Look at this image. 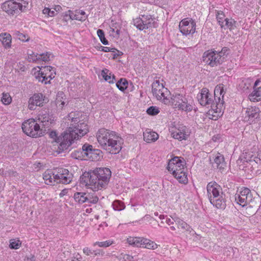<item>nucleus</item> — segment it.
Segmentation results:
<instances>
[{
    "label": "nucleus",
    "instance_id": "nucleus-1",
    "mask_svg": "<svg viewBox=\"0 0 261 261\" xmlns=\"http://www.w3.org/2000/svg\"><path fill=\"white\" fill-rule=\"evenodd\" d=\"M111 176V171L108 168H97L84 172L80 177V183L90 186L93 191H98L106 187Z\"/></svg>",
    "mask_w": 261,
    "mask_h": 261
},
{
    "label": "nucleus",
    "instance_id": "nucleus-2",
    "mask_svg": "<svg viewBox=\"0 0 261 261\" xmlns=\"http://www.w3.org/2000/svg\"><path fill=\"white\" fill-rule=\"evenodd\" d=\"M225 92L223 89V85L216 87L214 90L215 100H213V95L209 90L205 88H202L200 93L197 95V99L201 106L211 105V110L218 115H222L224 108V101L223 96Z\"/></svg>",
    "mask_w": 261,
    "mask_h": 261
},
{
    "label": "nucleus",
    "instance_id": "nucleus-3",
    "mask_svg": "<svg viewBox=\"0 0 261 261\" xmlns=\"http://www.w3.org/2000/svg\"><path fill=\"white\" fill-rule=\"evenodd\" d=\"M97 139L100 146L111 154H117L121 149L119 143L121 138L116 132L105 128L99 129L97 134Z\"/></svg>",
    "mask_w": 261,
    "mask_h": 261
},
{
    "label": "nucleus",
    "instance_id": "nucleus-4",
    "mask_svg": "<svg viewBox=\"0 0 261 261\" xmlns=\"http://www.w3.org/2000/svg\"><path fill=\"white\" fill-rule=\"evenodd\" d=\"M72 174L66 169L59 168L57 170H47L43 174L45 183L48 185L56 184H68L72 180Z\"/></svg>",
    "mask_w": 261,
    "mask_h": 261
},
{
    "label": "nucleus",
    "instance_id": "nucleus-5",
    "mask_svg": "<svg viewBox=\"0 0 261 261\" xmlns=\"http://www.w3.org/2000/svg\"><path fill=\"white\" fill-rule=\"evenodd\" d=\"M206 190L211 203L218 208H224L226 206L225 195L221 187L215 181H211L207 185Z\"/></svg>",
    "mask_w": 261,
    "mask_h": 261
},
{
    "label": "nucleus",
    "instance_id": "nucleus-6",
    "mask_svg": "<svg viewBox=\"0 0 261 261\" xmlns=\"http://www.w3.org/2000/svg\"><path fill=\"white\" fill-rule=\"evenodd\" d=\"M28 3L24 0H10L5 2L2 5V9L8 14L13 15L19 11H24Z\"/></svg>",
    "mask_w": 261,
    "mask_h": 261
},
{
    "label": "nucleus",
    "instance_id": "nucleus-7",
    "mask_svg": "<svg viewBox=\"0 0 261 261\" xmlns=\"http://www.w3.org/2000/svg\"><path fill=\"white\" fill-rule=\"evenodd\" d=\"M23 132L28 136L37 138L44 135L43 129L34 119H29L22 124Z\"/></svg>",
    "mask_w": 261,
    "mask_h": 261
},
{
    "label": "nucleus",
    "instance_id": "nucleus-8",
    "mask_svg": "<svg viewBox=\"0 0 261 261\" xmlns=\"http://www.w3.org/2000/svg\"><path fill=\"white\" fill-rule=\"evenodd\" d=\"M127 243L134 247H143L148 249H156L158 245L153 241L138 237H128L127 240Z\"/></svg>",
    "mask_w": 261,
    "mask_h": 261
},
{
    "label": "nucleus",
    "instance_id": "nucleus-9",
    "mask_svg": "<svg viewBox=\"0 0 261 261\" xmlns=\"http://www.w3.org/2000/svg\"><path fill=\"white\" fill-rule=\"evenodd\" d=\"M69 133L64 132L56 139V143L59 144V153H61L68 149L72 144L74 140V134L69 129Z\"/></svg>",
    "mask_w": 261,
    "mask_h": 261
},
{
    "label": "nucleus",
    "instance_id": "nucleus-10",
    "mask_svg": "<svg viewBox=\"0 0 261 261\" xmlns=\"http://www.w3.org/2000/svg\"><path fill=\"white\" fill-rule=\"evenodd\" d=\"M133 23L134 25L141 31L156 27L155 19L152 18L150 15H143L141 16V17L134 19Z\"/></svg>",
    "mask_w": 261,
    "mask_h": 261
},
{
    "label": "nucleus",
    "instance_id": "nucleus-11",
    "mask_svg": "<svg viewBox=\"0 0 261 261\" xmlns=\"http://www.w3.org/2000/svg\"><path fill=\"white\" fill-rule=\"evenodd\" d=\"M235 199L237 203L242 206H245L248 204L253 203L255 200V197H253V194L250 190L247 188H243L240 194H236Z\"/></svg>",
    "mask_w": 261,
    "mask_h": 261
},
{
    "label": "nucleus",
    "instance_id": "nucleus-12",
    "mask_svg": "<svg viewBox=\"0 0 261 261\" xmlns=\"http://www.w3.org/2000/svg\"><path fill=\"white\" fill-rule=\"evenodd\" d=\"M152 92L158 100L167 99L169 91L165 88L163 83H160L159 80H156L152 84Z\"/></svg>",
    "mask_w": 261,
    "mask_h": 261
},
{
    "label": "nucleus",
    "instance_id": "nucleus-13",
    "mask_svg": "<svg viewBox=\"0 0 261 261\" xmlns=\"http://www.w3.org/2000/svg\"><path fill=\"white\" fill-rule=\"evenodd\" d=\"M203 62L211 67L217 66L223 63L222 58L219 57L215 50H208L203 53Z\"/></svg>",
    "mask_w": 261,
    "mask_h": 261
},
{
    "label": "nucleus",
    "instance_id": "nucleus-14",
    "mask_svg": "<svg viewBox=\"0 0 261 261\" xmlns=\"http://www.w3.org/2000/svg\"><path fill=\"white\" fill-rule=\"evenodd\" d=\"M172 100L175 107L179 110L186 112H190L192 110V106L188 102L187 99L182 95L179 94L173 95Z\"/></svg>",
    "mask_w": 261,
    "mask_h": 261
},
{
    "label": "nucleus",
    "instance_id": "nucleus-15",
    "mask_svg": "<svg viewBox=\"0 0 261 261\" xmlns=\"http://www.w3.org/2000/svg\"><path fill=\"white\" fill-rule=\"evenodd\" d=\"M69 128L74 134V138L77 139L84 136L89 132L88 126L85 122H79L77 123L71 124Z\"/></svg>",
    "mask_w": 261,
    "mask_h": 261
},
{
    "label": "nucleus",
    "instance_id": "nucleus-16",
    "mask_svg": "<svg viewBox=\"0 0 261 261\" xmlns=\"http://www.w3.org/2000/svg\"><path fill=\"white\" fill-rule=\"evenodd\" d=\"M38 119L40 122V128L43 129L44 133L46 129H49V128L54 123L55 118L47 112H41L38 115Z\"/></svg>",
    "mask_w": 261,
    "mask_h": 261
},
{
    "label": "nucleus",
    "instance_id": "nucleus-17",
    "mask_svg": "<svg viewBox=\"0 0 261 261\" xmlns=\"http://www.w3.org/2000/svg\"><path fill=\"white\" fill-rule=\"evenodd\" d=\"M179 29L183 35L193 34L195 32L196 23L192 19L190 21L184 19L179 23Z\"/></svg>",
    "mask_w": 261,
    "mask_h": 261
},
{
    "label": "nucleus",
    "instance_id": "nucleus-18",
    "mask_svg": "<svg viewBox=\"0 0 261 261\" xmlns=\"http://www.w3.org/2000/svg\"><path fill=\"white\" fill-rule=\"evenodd\" d=\"M245 159L247 162L254 168H258L261 167V151L258 150L256 152H246Z\"/></svg>",
    "mask_w": 261,
    "mask_h": 261
},
{
    "label": "nucleus",
    "instance_id": "nucleus-19",
    "mask_svg": "<svg viewBox=\"0 0 261 261\" xmlns=\"http://www.w3.org/2000/svg\"><path fill=\"white\" fill-rule=\"evenodd\" d=\"M45 96L41 93H35L29 100L28 108L31 110H34L35 107H42L46 103Z\"/></svg>",
    "mask_w": 261,
    "mask_h": 261
},
{
    "label": "nucleus",
    "instance_id": "nucleus-20",
    "mask_svg": "<svg viewBox=\"0 0 261 261\" xmlns=\"http://www.w3.org/2000/svg\"><path fill=\"white\" fill-rule=\"evenodd\" d=\"M243 112H244L243 115L246 121L253 122L255 119L259 117V110L256 107H251L244 109Z\"/></svg>",
    "mask_w": 261,
    "mask_h": 261
},
{
    "label": "nucleus",
    "instance_id": "nucleus-21",
    "mask_svg": "<svg viewBox=\"0 0 261 261\" xmlns=\"http://www.w3.org/2000/svg\"><path fill=\"white\" fill-rule=\"evenodd\" d=\"M190 132L185 126H180L174 132L172 133V137L179 140H186L189 136Z\"/></svg>",
    "mask_w": 261,
    "mask_h": 261
},
{
    "label": "nucleus",
    "instance_id": "nucleus-22",
    "mask_svg": "<svg viewBox=\"0 0 261 261\" xmlns=\"http://www.w3.org/2000/svg\"><path fill=\"white\" fill-rule=\"evenodd\" d=\"M85 151L87 152V158L94 160H99L101 156L102 152L99 149H94L92 145L87 144V148H85Z\"/></svg>",
    "mask_w": 261,
    "mask_h": 261
},
{
    "label": "nucleus",
    "instance_id": "nucleus-23",
    "mask_svg": "<svg viewBox=\"0 0 261 261\" xmlns=\"http://www.w3.org/2000/svg\"><path fill=\"white\" fill-rule=\"evenodd\" d=\"M175 223L177 228L182 232L184 233L186 236V234H189L190 231H192V228L186 222L179 218L175 217Z\"/></svg>",
    "mask_w": 261,
    "mask_h": 261
},
{
    "label": "nucleus",
    "instance_id": "nucleus-24",
    "mask_svg": "<svg viewBox=\"0 0 261 261\" xmlns=\"http://www.w3.org/2000/svg\"><path fill=\"white\" fill-rule=\"evenodd\" d=\"M176 165H179L180 166L185 165V162L184 159L178 156L174 157L168 163L167 169L170 172L174 170H177L175 166Z\"/></svg>",
    "mask_w": 261,
    "mask_h": 261
},
{
    "label": "nucleus",
    "instance_id": "nucleus-25",
    "mask_svg": "<svg viewBox=\"0 0 261 261\" xmlns=\"http://www.w3.org/2000/svg\"><path fill=\"white\" fill-rule=\"evenodd\" d=\"M87 144L86 143L82 146V148L73 151L71 154V157L77 160H85V158L87 157L88 153L87 151H85L86 150L85 148H87Z\"/></svg>",
    "mask_w": 261,
    "mask_h": 261
},
{
    "label": "nucleus",
    "instance_id": "nucleus-26",
    "mask_svg": "<svg viewBox=\"0 0 261 261\" xmlns=\"http://www.w3.org/2000/svg\"><path fill=\"white\" fill-rule=\"evenodd\" d=\"M172 175L181 184H186L188 183L187 174L184 170H174L171 171Z\"/></svg>",
    "mask_w": 261,
    "mask_h": 261
},
{
    "label": "nucleus",
    "instance_id": "nucleus-27",
    "mask_svg": "<svg viewBox=\"0 0 261 261\" xmlns=\"http://www.w3.org/2000/svg\"><path fill=\"white\" fill-rule=\"evenodd\" d=\"M159 138V135L154 132L146 130L143 133L144 140L147 143L155 141Z\"/></svg>",
    "mask_w": 261,
    "mask_h": 261
},
{
    "label": "nucleus",
    "instance_id": "nucleus-28",
    "mask_svg": "<svg viewBox=\"0 0 261 261\" xmlns=\"http://www.w3.org/2000/svg\"><path fill=\"white\" fill-rule=\"evenodd\" d=\"M214 163L216 165V167L220 170L223 169L226 166L224 158L223 155L220 153H218L217 155L215 157Z\"/></svg>",
    "mask_w": 261,
    "mask_h": 261
},
{
    "label": "nucleus",
    "instance_id": "nucleus-29",
    "mask_svg": "<svg viewBox=\"0 0 261 261\" xmlns=\"http://www.w3.org/2000/svg\"><path fill=\"white\" fill-rule=\"evenodd\" d=\"M0 41L5 48H9L11 47V36L9 34H1Z\"/></svg>",
    "mask_w": 261,
    "mask_h": 261
},
{
    "label": "nucleus",
    "instance_id": "nucleus-30",
    "mask_svg": "<svg viewBox=\"0 0 261 261\" xmlns=\"http://www.w3.org/2000/svg\"><path fill=\"white\" fill-rule=\"evenodd\" d=\"M248 97L251 101H258L261 100V87L254 89L253 91L249 95Z\"/></svg>",
    "mask_w": 261,
    "mask_h": 261
},
{
    "label": "nucleus",
    "instance_id": "nucleus-31",
    "mask_svg": "<svg viewBox=\"0 0 261 261\" xmlns=\"http://www.w3.org/2000/svg\"><path fill=\"white\" fill-rule=\"evenodd\" d=\"M236 23L237 22L234 20L226 18L224 22H223V23L220 25V27L222 29H224V30L229 29L230 30H231L237 28Z\"/></svg>",
    "mask_w": 261,
    "mask_h": 261
},
{
    "label": "nucleus",
    "instance_id": "nucleus-32",
    "mask_svg": "<svg viewBox=\"0 0 261 261\" xmlns=\"http://www.w3.org/2000/svg\"><path fill=\"white\" fill-rule=\"evenodd\" d=\"M87 194L84 192H77L74 195V198L75 200L79 203H84L87 201Z\"/></svg>",
    "mask_w": 261,
    "mask_h": 261
},
{
    "label": "nucleus",
    "instance_id": "nucleus-33",
    "mask_svg": "<svg viewBox=\"0 0 261 261\" xmlns=\"http://www.w3.org/2000/svg\"><path fill=\"white\" fill-rule=\"evenodd\" d=\"M128 82L125 79H121L116 83L117 87L121 91H124L127 88Z\"/></svg>",
    "mask_w": 261,
    "mask_h": 261
},
{
    "label": "nucleus",
    "instance_id": "nucleus-34",
    "mask_svg": "<svg viewBox=\"0 0 261 261\" xmlns=\"http://www.w3.org/2000/svg\"><path fill=\"white\" fill-rule=\"evenodd\" d=\"M47 73H44V71H39L37 75L36 76V79L38 81L42 83H44L45 84L50 83V81H47Z\"/></svg>",
    "mask_w": 261,
    "mask_h": 261
},
{
    "label": "nucleus",
    "instance_id": "nucleus-35",
    "mask_svg": "<svg viewBox=\"0 0 261 261\" xmlns=\"http://www.w3.org/2000/svg\"><path fill=\"white\" fill-rule=\"evenodd\" d=\"M186 237L187 238L193 240L194 241H198L201 238V237L197 234L193 229H192V231H190L189 234H186Z\"/></svg>",
    "mask_w": 261,
    "mask_h": 261
},
{
    "label": "nucleus",
    "instance_id": "nucleus-36",
    "mask_svg": "<svg viewBox=\"0 0 261 261\" xmlns=\"http://www.w3.org/2000/svg\"><path fill=\"white\" fill-rule=\"evenodd\" d=\"M97 34L99 37L100 41L104 45L108 44V41L106 39L105 36V33L103 30L101 29H98L97 31Z\"/></svg>",
    "mask_w": 261,
    "mask_h": 261
},
{
    "label": "nucleus",
    "instance_id": "nucleus-37",
    "mask_svg": "<svg viewBox=\"0 0 261 261\" xmlns=\"http://www.w3.org/2000/svg\"><path fill=\"white\" fill-rule=\"evenodd\" d=\"M1 101L5 105H7L10 104L12 101V98L10 96V94L8 93H3V96L2 97Z\"/></svg>",
    "mask_w": 261,
    "mask_h": 261
},
{
    "label": "nucleus",
    "instance_id": "nucleus-38",
    "mask_svg": "<svg viewBox=\"0 0 261 261\" xmlns=\"http://www.w3.org/2000/svg\"><path fill=\"white\" fill-rule=\"evenodd\" d=\"M21 242L18 240L11 239L10 241V248L13 249H17L21 246Z\"/></svg>",
    "mask_w": 261,
    "mask_h": 261
},
{
    "label": "nucleus",
    "instance_id": "nucleus-39",
    "mask_svg": "<svg viewBox=\"0 0 261 261\" xmlns=\"http://www.w3.org/2000/svg\"><path fill=\"white\" fill-rule=\"evenodd\" d=\"M146 112L149 115L154 116L160 113V110L159 108L156 107L151 106L147 109Z\"/></svg>",
    "mask_w": 261,
    "mask_h": 261
},
{
    "label": "nucleus",
    "instance_id": "nucleus-40",
    "mask_svg": "<svg viewBox=\"0 0 261 261\" xmlns=\"http://www.w3.org/2000/svg\"><path fill=\"white\" fill-rule=\"evenodd\" d=\"M229 50V49L227 47H224L222 48L220 51H217L215 50L217 55L219 56V57L222 58L223 62L224 61V59L226 57V53Z\"/></svg>",
    "mask_w": 261,
    "mask_h": 261
},
{
    "label": "nucleus",
    "instance_id": "nucleus-41",
    "mask_svg": "<svg viewBox=\"0 0 261 261\" xmlns=\"http://www.w3.org/2000/svg\"><path fill=\"white\" fill-rule=\"evenodd\" d=\"M216 18L218 21V23L220 25L223 23V22H224L225 18V16L224 13L222 11L217 12V14L216 15Z\"/></svg>",
    "mask_w": 261,
    "mask_h": 261
},
{
    "label": "nucleus",
    "instance_id": "nucleus-42",
    "mask_svg": "<svg viewBox=\"0 0 261 261\" xmlns=\"http://www.w3.org/2000/svg\"><path fill=\"white\" fill-rule=\"evenodd\" d=\"M113 241L108 240L104 242H96L94 244V246L98 245L100 247H107L111 245Z\"/></svg>",
    "mask_w": 261,
    "mask_h": 261
},
{
    "label": "nucleus",
    "instance_id": "nucleus-43",
    "mask_svg": "<svg viewBox=\"0 0 261 261\" xmlns=\"http://www.w3.org/2000/svg\"><path fill=\"white\" fill-rule=\"evenodd\" d=\"M113 208L115 211H121L124 208V204L119 201H115L113 203Z\"/></svg>",
    "mask_w": 261,
    "mask_h": 261
},
{
    "label": "nucleus",
    "instance_id": "nucleus-44",
    "mask_svg": "<svg viewBox=\"0 0 261 261\" xmlns=\"http://www.w3.org/2000/svg\"><path fill=\"white\" fill-rule=\"evenodd\" d=\"M65 96L64 93L62 92H59L57 94V98H56V102L58 104L59 102H61V105H62V107L63 106L65 102L64 101H62V99L63 98V97Z\"/></svg>",
    "mask_w": 261,
    "mask_h": 261
},
{
    "label": "nucleus",
    "instance_id": "nucleus-45",
    "mask_svg": "<svg viewBox=\"0 0 261 261\" xmlns=\"http://www.w3.org/2000/svg\"><path fill=\"white\" fill-rule=\"evenodd\" d=\"M87 198H88V199H87V201L86 202L89 203H96L98 201V198L96 196H92L90 193L87 194Z\"/></svg>",
    "mask_w": 261,
    "mask_h": 261
},
{
    "label": "nucleus",
    "instance_id": "nucleus-46",
    "mask_svg": "<svg viewBox=\"0 0 261 261\" xmlns=\"http://www.w3.org/2000/svg\"><path fill=\"white\" fill-rule=\"evenodd\" d=\"M15 35L18 37V39H19L22 41L26 42L29 40V38L28 37V36L27 35L19 32V31L16 32Z\"/></svg>",
    "mask_w": 261,
    "mask_h": 261
},
{
    "label": "nucleus",
    "instance_id": "nucleus-47",
    "mask_svg": "<svg viewBox=\"0 0 261 261\" xmlns=\"http://www.w3.org/2000/svg\"><path fill=\"white\" fill-rule=\"evenodd\" d=\"M175 218H172V219L167 218L166 220V223L168 225L170 226V228L173 231L176 230V228L175 227V226H174L173 225L174 224V223H175Z\"/></svg>",
    "mask_w": 261,
    "mask_h": 261
},
{
    "label": "nucleus",
    "instance_id": "nucleus-48",
    "mask_svg": "<svg viewBox=\"0 0 261 261\" xmlns=\"http://www.w3.org/2000/svg\"><path fill=\"white\" fill-rule=\"evenodd\" d=\"M50 54H48L47 53L46 54H42L40 55H38L39 60L46 62L49 60V56Z\"/></svg>",
    "mask_w": 261,
    "mask_h": 261
},
{
    "label": "nucleus",
    "instance_id": "nucleus-49",
    "mask_svg": "<svg viewBox=\"0 0 261 261\" xmlns=\"http://www.w3.org/2000/svg\"><path fill=\"white\" fill-rule=\"evenodd\" d=\"M87 17V16H81V17L79 16V15L76 14L70 15V18L71 19L78 20H80V21H84V20H86Z\"/></svg>",
    "mask_w": 261,
    "mask_h": 261
},
{
    "label": "nucleus",
    "instance_id": "nucleus-50",
    "mask_svg": "<svg viewBox=\"0 0 261 261\" xmlns=\"http://www.w3.org/2000/svg\"><path fill=\"white\" fill-rule=\"evenodd\" d=\"M38 55H35L34 53L30 54L28 56V60L29 62H37L39 61Z\"/></svg>",
    "mask_w": 261,
    "mask_h": 261
},
{
    "label": "nucleus",
    "instance_id": "nucleus-51",
    "mask_svg": "<svg viewBox=\"0 0 261 261\" xmlns=\"http://www.w3.org/2000/svg\"><path fill=\"white\" fill-rule=\"evenodd\" d=\"M40 69V71H44V73H47L48 74V72H50L53 70V68L50 66H45L44 67H42Z\"/></svg>",
    "mask_w": 261,
    "mask_h": 261
},
{
    "label": "nucleus",
    "instance_id": "nucleus-52",
    "mask_svg": "<svg viewBox=\"0 0 261 261\" xmlns=\"http://www.w3.org/2000/svg\"><path fill=\"white\" fill-rule=\"evenodd\" d=\"M101 50L104 52H115V48H111L108 47L100 46Z\"/></svg>",
    "mask_w": 261,
    "mask_h": 261
},
{
    "label": "nucleus",
    "instance_id": "nucleus-53",
    "mask_svg": "<svg viewBox=\"0 0 261 261\" xmlns=\"http://www.w3.org/2000/svg\"><path fill=\"white\" fill-rule=\"evenodd\" d=\"M49 137L53 139L56 142V139L58 138V137L57 136V133L55 131H51V132H50Z\"/></svg>",
    "mask_w": 261,
    "mask_h": 261
},
{
    "label": "nucleus",
    "instance_id": "nucleus-54",
    "mask_svg": "<svg viewBox=\"0 0 261 261\" xmlns=\"http://www.w3.org/2000/svg\"><path fill=\"white\" fill-rule=\"evenodd\" d=\"M109 73V70L108 69H104L101 71V75L102 76L103 78L105 79Z\"/></svg>",
    "mask_w": 261,
    "mask_h": 261
},
{
    "label": "nucleus",
    "instance_id": "nucleus-55",
    "mask_svg": "<svg viewBox=\"0 0 261 261\" xmlns=\"http://www.w3.org/2000/svg\"><path fill=\"white\" fill-rule=\"evenodd\" d=\"M53 71V72H50V73L49 74H47V80H48V79H49V81H50V80L55 77V75L56 74V73L54 70Z\"/></svg>",
    "mask_w": 261,
    "mask_h": 261
},
{
    "label": "nucleus",
    "instance_id": "nucleus-56",
    "mask_svg": "<svg viewBox=\"0 0 261 261\" xmlns=\"http://www.w3.org/2000/svg\"><path fill=\"white\" fill-rule=\"evenodd\" d=\"M83 252L87 255L92 253L91 250L88 247H85L83 249Z\"/></svg>",
    "mask_w": 261,
    "mask_h": 261
},
{
    "label": "nucleus",
    "instance_id": "nucleus-57",
    "mask_svg": "<svg viewBox=\"0 0 261 261\" xmlns=\"http://www.w3.org/2000/svg\"><path fill=\"white\" fill-rule=\"evenodd\" d=\"M35 256L32 255L27 256L24 259V261H35Z\"/></svg>",
    "mask_w": 261,
    "mask_h": 261
},
{
    "label": "nucleus",
    "instance_id": "nucleus-58",
    "mask_svg": "<svg viewBox=\"0 0 261 261\" xmlns=\"http://www.w3.org/2000/svg\"><path fill=\"white\" fill-rule=\"evenodd\" d=\"M50 10V9H49L48 8H45L43 10V13L44 14H47L49 16Z\"/></svg>",
    "mask_w": 261,
    "mask_h": 261
},
{
    "label": "nucleus",
    "instance_id": "nucleus-59",
    "mask_svg": "<svg viewBox=\"0 0 261 261\" xmlns=\"http://www.w3.org/2000/svg\"><path fill=\"white\" fill-rule=\"evenodd\" d=\"M176 168L177 169V170H184V166L185 165H182V166H180L179 165H176Z\"/></svg>",
    "mask_w": 261,
    "mask_h": 261
},
{
    "label": "nucleus",
    "instance_id": "nucleus-60",
    "mask_svg": "<svg viewBox=\"0 0 261 261\" xmlns=\"http://www.w3.org/2000/svg\"><path fill=\"white\" fill-rule=\"evenodd\" d=\"M56 14H57V12L55 10H51L50 9L49 14V16H50V17L54 16Z\"/></svg>",
    "mask_w": 261,
    "mask_h": 261
},
{
    "label": "nucleus",
    "instance_id": "nucleus-61",
    "mask_svg": "<svg viewBox=\"0 0 261 261\" xmlns=\"http://www.w3.org/2000/svg\"><path fill=\"white\" fill-rule=\"evenodd\" d=\"M61 9V6H59V5H57V6H55V8H54V10L56 12H57L59 11Z\"/></svg>",
    "mask_w": 261,
    "mask_h": 261
},
{
    "label": "nucleus",
    "instance_id": "nucleus-62",
    "mask_svg": "<svg viewBox=\"0 0 261 261\" xmlns=\"http://www.w3.org/2000/svg\"><path fill=\"white\" fill-rule=\"evenodd\" d=\"M111 74L110 72L108 74V75H107V77H106L105 78V80L106 81H108L109 82V81L111 80Z\"/></svg>",
    "mask_w": 261,
    "mask_h": 261
},
{
    "label": "nucleus",
    "instance_id": "nucleus-63",
    "mask_svg": "<svg viewBox=\"0 0 261 261\" xmlns=\"http://www.w3.org/2000/svg\"><path fill=\"white\" fill-rule=\"evenodd\" d=\"M259 80H257L255 83H254V87L253 88L254 89H255V87L257 86V85L258 84V83H259Z\"/></svg>",
    "mask_w": 261,
    "mask_h": 261
},
{
    "label": "nucleus",
    "instance_id": "nucleus-64",
    "mask_svg": "<svg viewBox=\"0 0 261 261\" xmlns=\"http://www.w3.org/2000/svg\"><path fill=\"white\" fill-rule=\"evenodd\" d=\"M111 78H112V80L109 81V83H110V84H113V83H114V80H115V75H112V77Z\"/></svg>",
    "mask_w": 261,
    "mask_h": 261
}]
</instances>
